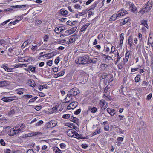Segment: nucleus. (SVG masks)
Here are the masks:
<instances>
[{"label":"nucleus","mask_w":153,"mask_h":153,"mask_svg":"<svg viewBox=\"0 0 153 153\" xmlns=\"http://www.w3.org/2000/svg\"><path fill=\"white\" fill-rule=\"evenodd\" d=\"M30 85L31 86L33 87L35 86L36 84L34 81H33L32 82V81H30Z\"/></svg>","instance_id":"obj_56"},{"label":"nucleus","mask_w":153,"mask_h":153,"mask_svg":"<svg viewBox=\"0 0 153 153\" xmlns=\"http://www.w3.org/2000/svg\"><path fill=\"white\" fill-rule=\"evenodd\" d=\"M148 85V83L145 81H144L142 82V86L144 87L147 86Z\"/></svg>","instance_id":"obj_45"},{"label":"nucleus","mask_w":153,"mask_h":153,"mask_svg":"<svg viewBox=\"0 0 153 153\" xmlns=\"http://www.w3.org/2000/svg\"><path fill=\"white\" fill-rule=\"evenodd\" d=\"M72 98V96L71 95H68V93L67 95V97L65 99V102L67 103L71 102V100Z\"/></svg>","instance_id":"obj_13"},{"label":"nucleus","mask_w":153,"mask_h":153,"mask_svg":"<svg viewBox=\"0 0 153 153\" xmlns=\"http://www.w3.org/2000/svg\"><path fill=\"white\" fill-rule=\"evenodd\" d=\"M74 7L75 9H81L82 8L80 5L77 4H76L74 5Z\"/></svg>","instance_id":"obj_40"},{"label":"nucleus","mask_w":153,"mask_h":153,"mask_svg":"<svg viewBox=\"0 0 153 153\" xmlns=\"http://www.w3.org/2000/svg\"><path fill=\"white\" fill-rule=\"evenodd\" d=\"M27 153H34V152L33 149H30L28 150Z\"/></svg>","instance_id":"obj_64"},{"label":"nucleus","mask_w":153,"mask_h":153,"mask_svg":"<svg viewBox=\"0 0 153 153\" xmlns=\"http://www.w3.org/2000/svg\"><path fill=\"white\" fill-rule=\"evenodd\" d=\"M8 65L7 64L3 65V68L5 70V71L8 72H11L13 69V68H9L7 66Z\"/></svg>","instance_id":"obj_14"},{"label":"nucleus","mask_w":153,"mask_h":153,"mask_svg":"<svg viewBox=\"0 0 153 153\" xmlns=\"http://www.w3.org/2000/svg\"><path fill=\"white\" fill-rule=\"evenodd\" d=\"M109 129V126L108 125H105L104 127V130L106 131H108Z\"/></svg>","instance_id":"obj_52"},{"label":"nucleus","mask_w":153,"mask_h":153,"mask_svg":"<svg viewBox=\"0 0 153 153\" xmlns=\"http://www.w3.org/2000/svg\"><path fill=\"white\" fill-rule=\"evenodd\" d=\"M98 2L97 1H96L94 2L93 4L90 7V8L88 10L89 11L90 10H94V8L96 7L97 4H98Z\"/></svg>","instance_id":"obj_28"},{"label":"nucleus","mask_w":153,"mask_h":153,"mask_svg":"<svg viewBox=\"0 0 153 153\" xmlns=\"http://www.w3.org/2000/svg\"><path fill=\"white\" fill-rule=\"evenodd\" d=\"M133 42V39L132 36H129L128 40V43L130 45V47L132 46V44Z\"/></svg>","instance_id":"obj_26"},{"label":"nucleus","mask_w":153,"mask_h":153,"mask_svg":"<svg viewBox=\"0 0 153 153\" xmlns=\"http://www.w3.org/2000/svg\"><path fill=\"white\" fill-rule=\"evenodd\" d=\"M42 23V22L41 20H37L35 24L37 25H39L41 24Z\"/></svg>","instance_id":"obj_51"},{"label":"nucleus","mask_w":153,"mask_h":153,"mask_svg":"<svg viewBox=\"0 0 153 153\" xmlns=\"http://www.w3.org/2000/svg\"><path fill=\"white\" fill-rule=\"evenodd\" d=\"M56 124L57 123L54 120H53L47 123V126L48 128H53L55 127Z\"/></svg>","instance_id":"obj_8"},{"label":"nucleus","mask_w":153,"mask_h":153,"mask_svg":"<svg viewBox=\"0 0 153 153\" xmlns=\"http://www.w3.org/2000/svg\"><path fill=\"white\" fill-rule=\"evenodd\" d=\"M107 112L109 113L111 116H114L116 113L114 109H111L108 108L107 109Z\"/></svg>","instance_id":"obj_18"},{"label":"nucleus","mask_w":153,"mask_h":153,"mask_svg":"<svg viewBox=\"0 0 153 153\" xmlns=\"http://www.w3.org/2000/svg\"><path fill=\"white\" fill-rule=\"evenodd\" d=\"M97 59L95 58H91L90 60L89 59V63L94 64L96 63L97 62Z\"/></svg>","instance_id":"obj_31"},{"label":"nucleus","mask_w":153,"mask_h":153,"mask_svg":"<svg viewBox=\"0 0 153 153\" xmlns=\"http://www.w3.org/2000/svg\"><path fill=\"white\" fill-rule=\"evenodd\" d=\"M0 143L1 145L3 146H5V143L4 141L2 139H1L0 140Z\"/></svg>","instance_id":"obj_59"},{"label":"nucleus","mask_w":153,"mask_h":153,"mask_svg":"<svg viewBox=\"0 0 153 153\" xmlns=\"http://www.w3.org/2000/svg\"><path fill=\"white\" fill-rule=\"evenodd\" d=\"M141 23L146 27L148 28V25L147 24L146 21L144 20H142Z\"/></svg>","instance_id":"obj_37"},{"label":"nucleus","mask_w":153,"mask_h":153,"mask_svg":"<svg viewBox=\"0 0 153 153\" xmlns=\"http://www.w3.org/2000/svg\"><path fill=\"white\" fill-rule=\"evenodd\" d=\"M77 37L76 36L73 35L71 36H70V39H69V41H67L66 42V44H69L71 43H73V42H74L75 41Z\"/></svg>","instance_id":"obj_7"},{"label":"nucleus","mask_w":153,"mask_h":153,"mask_svg":"<svg viewBox=\"0 0 153 153\" xmlns=\"http://www.w3.org/2000/svg\"><path fill=\"white\" fill-rule=\"evenodd\" d=\"M37 98H38V97H35L30 99V100L29 102H34V101H35V100H36V99Z\"/></svg>","instance_id":"obj_48"},{"label":"nucleus","mask_w":153,"mask_h":153,"mask_svg":"<svg viewBox=\"0 0 153 153\" xmlns=\"http://www.w3.org/2000/svg\"><path fill=\"white\" fill-rule=\"evenodd\" d=\"M65 30L64 27H56L55 28L54 30L55 32L59 34L60 33H62V31Z\"/></svg>","instance_id":"obj_11"},{"label":"nucleus","mask_w":153,"mask_h":153,"mask_svg":"<svg viewBox=\"0 0 153 153\" xmlns=\"http://www.w3.org/2000/svg\"><path fill=\"white\" fill-rule=\"evenodd\" d=\"M118 17H119L118 16L117 14H114L111 17L109 20L110 21H114Z\"/></svg>","instance_id":"obj_21"},{"label":"nucleus","mask_w":153,"mask_h":153,"mask_svg":"<svg viewBox=\"0 0 153 153\" xmlns=\"http://www.w3.org/2000/svg\"><path fill=\"white\" fill-rule=\"evenodd\" d=\"M70 115L69 114H65L63 115L62 117L64 119H67L70 118Z\"/></svg>","instance_id":"obj_41"},{"label":"nucleus","mask_w":153,"mask_h":153,"mask_svg":"<svg viewBox=\"0 0 153 153\" xmlns=\"http://www.w3.org/2000/svg\"><path fill=\"white\" fill-rule=\"evenodd\" d=\"M105 60H108L110 59H111L112 60H113V59L112 58V57L109 55H107L106 57H105Z\"/></svg>","instance_id":"obj_55"},{"label":"nucleus","mask_w":153,"mask_h":153,"mask_svg":"<svg viewBox=\"0 0 153 153\" xmlns=\"http://www.w3.org/2000/svg\"><path fill=\"white\" fill-rule=\"evenodd\" d=\"M101 132V129L100 128H97L95 131L93 133V136Z\"/></svg>","instance_id":"obj_24"},{"label":"nucleus","mask_w":153,"mask_h":153,"mask_svg":"<svg viewBox=\"0 0 153 153\" xmlns=\"http://www.w3.org/2000/svg\"><path fill=\"white\" fill-rule=\"evenodd\" d=\"M61 14L63 15H66L68 14V11L64 9H61L60 10Z\"/></svg>","instance_id":"obj_30"},{"label":"nucleus","mask_w":153,"mask_h":153,"mask_svg":"<svg viewBox=\"0 0 153 153\" xmlns=\"http://www.w3.org/2000/svg\"><path fill=\"white\" fill-rule=\"evenodd\" d=\"M70 120L71 121H72L74 122L76 124H77V123H78V118L76 117H73V116H72L71 117Z\"/></svg>","instance_id":"obj_27"},{"label":"nucleus","mask_w":153,"mask_h":153,"mask_svg":"<svg viewBox=\"0 0 153 153\" xmlns=\"http://www.w3.org/2000/svg\"><path fill=\"white\" fill-rule=\"evenodd\" d=\"M130 22V19L129 17H126L123 20V22H121L120 24L121 25H124L126 23Z\"/></svg>","instance_id":"obj_12"},{"label":"nucleus","mask_w":153,"mask_h":153,"mask_svg":"<svg viewBox=\"0 0 153 153\" xmlns=\"http://www.w3.org/2000/svg\"><path fill=\"white\" fill-rule=\"evenodd\" d=\"M128 13L127 11L124 9H122L119 10L117 13L118 16L120 17L121 16H123Z\"/></svg>","instance_id":"obj_5"},{"label":"nucleus","mask_w":153,"mask_h":153,"mask_svg":"<svg viewBox=\"0 0 153 153\" xmlns=\"http://www.w3.org/2000/svg\"><path fill=\"white\" fill-rule=\"evenodd\" d=\"M109 76V75L105 73H103L102 75V78L103 79H105L107 76Z\"/></svg>","instance_id":"obj_42"},{"label":"nucleus","mask_w":153,"mask_h":153,"mask_svg":"<svg viewBox=\"0 0 153 153\" xmlns=\"http://www.w3.org/2000/svg\"><path fill=\"white\" fill-rule=\"evenodd\" d=\"M100 104L102 106V109H105L106 108V105H105L107 104V103L104 100H101L100 102Z\"/></svg>","instance_id":"obj_17"},{"label":"nucleus","mask_w":153,"mask_h":153,"mask_svg":"<svg viewBox=\"0 0 153 153\" xmlns=\"http://www.w3.org/2000/svg\"><path fill=\"white\" fill-rule=\"evenodd\" d=\"M13 10L11 8H8L6 9H4V10L3 11L5 12H12L13 11Z\"/></svg>","instance_id":"obj_43"},{"label":"nucleus","mask_w":153,"mask_h":153,"mask_svg":"<svg viewBox=\"0 0 153 153\" xmlns=\"http://www.w3.org/2000/svg\"><path fill=\"white\" fill-rule=\"evenodd\" d=\"M22 17L21 16H19V19L21 20L22 18ZM19 21V20H16L15 21L10 22L9 24V25L10 26L12 25H14L16 24V23L18 22Z\"/></svg>","instance_id":"obj_20"},{"label":"nucleus","mask_w":153,"mask_h":153,"mask_svg":"<svg viewBox=\"0 0 153 153\" xmlns=\"http://www.w3.org/2000/svg\"><path fill=\"white\" fill-rule=\"evenodd\" d=\"M10 21V19H9L7 20L6 21L3 23H1L0 25V27H1V26H4V25L6 24L7 23H8Z\"/></svg>","instance_id":"obj_46"},{"label":"nucleus","mask_w":153,"mask_h":153,"mask_svg":"<svg viewBox=\"0 0 153 153\" xmlns=\"http://www.w3.org/2000/svg\"><path fill=\"white\" fill-rule=\"evenodd\" d=\"M68 136L71 137L76 138L77 139H82V136L78 134L77 132H76L73 129H70L66 131Z\"/></svg>","instance_id":"obj_2"},{"label":"nucleus","mask_w":153,"mask_h":153,"mask_svg":"<svg viewBox=\"0 0 153 153\" xmlns=\"http://www.w3.org/2000/svg\"><path fill=\"white\" fill-rule=\"evenodd\" d=\"M153 43V38L152 37H149L148 39V44L149 45Z\"/></svg>","instance_id":"obj_34"},{"label":"nucleus","mask_w":153,"mask_h":153,"mask_svg":"<svg viewBox=\"0 0 153 153\" xmlns=\"http://www.w3.org/2000/svg\"><path fill=\"white\" fill-rule=\"evenodd\" d=\"M129 5L130 6V8H131V11L134 13H137V8L133 4L129 3Z\"/></svg>","instance_id":"obj_10"},{"label":"nucleus","mask_w":153,"mask_h":153,"mask_svg":"<svg viewBox=\"0 0 153 153\" xmlns=\"http://www.w3.org/2000/svg\"><path fill=\"white\" fill-rule=\"evenodd\" d=\"M17 108L14 107L11 108L10 111L9 113V115H13L17 112Z\"/></svg>","instance_id":"obj_15"},{"label":"nucleus","mask_w":153,"mask_h":153,"mask_svg":"<svg viewBox=\"0 0 153 153\" xmlns=\"http://www.w3.org/2000/svg\"><path fill=\"white\" fill-rule=\"evenodd\" d=\"M140 76L139 75H137L135 78V81L136 82H138L140 80Z\"/></svg>","instance_id":"obj_36"},{"label":"nucleus","mask_w":153,"mask_h":153,"mask_svg":"<svg viewBox=\"0 0 153 153\" xmlns=\"http://www.w3.org/2000/svg\"><path fill=\"white\" fill-rule=\"evenodd\" d=\"M88 10L87 9L83 10L81 12H79L78 15L79 16L84 15L87 13Z\"/></svg>","instance_id":"obj_33"},{"label":"nucleus","mask_w":153,"mask_h":153,"mask_svg":"<svg viewBox=\"0 0 153 153\" xmlns=\"http://www.w3.org/2000/svg\"><path fill=\"white\" fill-rule=\"evenodd\" d=\"M59 57H57L56 59L55 60V64H57L59 62Z\"/></svg>","instance_id":"obj_62"},{"label":"nucleus","mask_w":153,"mask_h":153,"mask_svg":"<svg viewBox=\"0 0 153 153\" xmlns=\"http://www.w3.org/2000/svg\"><path fill=\"white\" fill-rule=\"evenodd\" d=\"M48 57L49 58H51L56 54V53L55 51L52 52L51 53H48Z\"/></svg>","instance_id":"obj_29"},{"label":"nucleus","mask_w":153,"mask_h":153,"mask_svg":"<svg viewBox=\"0 0 153 153\" xmlns=\"http://www.w3.org/2000/svg\"><path fill=\"white\" fill-rule=\"evenodd\" d=\"M81 111V109H79L74 111V113L75 114L78 115L80 113Z\"/></svg>","instance_id":"obj_49"},{"label":"nucleus","mask_w":153,"mask_h":153,"mask_svg":"<svg viewBox=\"0 0 153 153\" xmlns=\"http://www.w3.org/2000/svg\"><path fill=\"white\" fill-rule=\"evenodd\" d=\"M124 35V34L123 33H122L120 34V40L123 41V39H124V37L123 36Z\"/></svg>","instance_id":"obj_54"},{"label":"nucleus","mask_w":153,"mask_h":153,"mask_svg":"<svg viewBox=\"0 0 153 153\" xmlns=\"http://www.w3.org/2000/svg\"><path fill=\"white\" fill-rule=\"evenodd\" d=\"M24 58L25 57H18V61L19 62H25L26 61Z\"/></svg>","instance_id":"obj_38"},{"label":"nucleus","mask_w":153,"mask_h":153,"mask_svg":"<svg viewBox=\"0 0 153 153\" xmlns=\"http://www.w3.org/2000/svg\"><path fill=\"white\" fill-rule=\"evenodd\" d=\"M146 5L150 6H151V7L152 5V0H149Z\"/></svg>","instance_id":"obj_50"},{"label":"nucleus","mask_w":153,"mask_h":153,"mask_svg":"<svg viewBox=\"0 0 153 153\" xmlns=\"http://www.w3.org/2000/svg\"><path fill=\"white\" fill-rule=\"evenodd\" d=\"M43 122L42 120H40L38 122H37L36 124V126H39L40 125L42 124H43Z\"/></svg>","instance_id":"obj_58"},{"label":"nucleus","mask_w":153,"mask_h":153,"mask_svg":"<svg viewBox=\"0 0 153 153\" xmlns=\"http://www.w3.org/2000/svg\"><path fill=\"white\" fill-rule=\"evenodd\" d=\"M89 25L90 23H86L85 25H84L82 27L80 31L81 32H83L85 31Z\"/></svg>","instance_id":"obj_22"},{"label":"nucleus","mask_w":153,"mask_h":153,"mask_svg":"<svg viewBox=\"0 0 153 153\" xmlns=\"http://www.w3.org/2000/svg\"><path fill=\"white\" fill-rule=\"evenodd\" d=\"M41 133L38 132H33L32 133H29L27 134L28 137H31L33 136H36L38 134H41Z\"/></svg>","instance_id":"obj_25"},{"label":"nucleus","mask_w":153,"mask_h":153,"mask_svg":"<svg viewBox=\"0 0 153 153\" xmlns=\"http://www.w3.org/2000/svg\"><path fill=\"white\" fill-rule=\"evenodd\" d=\"M117 60L116 62V64H117V62L121 58V57L119 55V53L118 52V51H117Z\"/></svg>","instance_id":"obj_53"},{"label":"nucleus","mask_w":153,"mask_h":153,"mask_svg":"<svg viewBox=\"0 0 153 153\" xmlns=\"http://www.w3.org/2000/svg\"><path fill=\"white\" fill-rule=\"evenodd\" d=\"M9 84V82L7 81H0V87L6 86Z\"/></svg>","instance_id":"obj_16"},{"label":"nucleus","mask_w":153,"mask_h":153,"mask_svg":"<svg viewBox=\"0 0 153 153\" xmlns=\"http://www.w3.org/2000/svg\"><path fill=\"white\" fill-rule=\"evenodd\" d=\"M28 44V40L26 41L23 44L22 46V47L23 46H24V47H25V46L27 45Z\"/></svg>","instance_id":"obj_57"},{"label":"nucleus","mask_w":153,"mask_h":153,"mask_svg":"<svg viewBox=\"0 0 153 153\" xmlns=\"http://www.w3.org/2000/svg\"><path fill=\"white\" fill-rule=\"evenodd\" d=\"M53 151L55 153H61V151L57 147H55L53 148Z\"/></svg>","instance_id":"obj_32"},{"label":"nucleus","mask_w":153,"mask_h":153,"mask_svg":"<svg viewBox=\"0 0 153 153\" xmlns=\"http://www.w3.org/2000/svg\"><path fill=\"white\" fill-rule=\"evenodd\" d=\"M72 30H71V29L67 30L66 31H65V33H66L68 34H72L73 33H72Z\"/></svg>","instance_id":"obj_60"},{"label":"nucleus","mask_w":153,"mask_h":153,"mask_svg":"<svg viewBox=\"0 0 153 153\" xmlns=\"http://www.w3.org/2000/svg\"><path fill=\"white\" fill-rule=\"evenodd\" d=\"M145 12H145V10H144V9H143V8H142L141 10L138 12V13L140 16H142Z\"/></svg>","instance_id":"obj_39"},{"label":"nucleus","mask_w":153,"mask_h":153,"mask_svg":"<svg viewBox=\"0 0 153 153\" xmlns=\"http://www.w3.org/2000/svg\"><path fill=\"white\" fill-rule=\"evenodd\" d=\"M18 133H19V131H17V129H11L8 132V134L10 136H12L15 135Z\"/></svg>","instance_id":"obj_9"},{"label":"nucleus","mask_w":153,"mask_h":153,"mask_svg":"<svg viewBox=\"0 0 153 153\" xmlns=\"http://www.w3.org/2000/svg\"><path fill=\"white\" fill-rule=\"evenodd\" d=\"M130 53L129 51L127 52L125 54V58L126 59H128Z\"/></svg>","instance_id":"obj_47"},{"label":"nucleus","mask_w":153,"mask_h":153,"mask_svg":"<svg viewBox=\"0 0 153 153\" xmlns=\"http://www.w3.org/2000/svg\"><path fill=\"white\" fill-rule=\"evenodd\" d=\"M89 56L88 55H85L83 57H80L77 58L75 62L77 64H87L89 63Z\"/></svg>","instance_id":"obj_1"},{"label":"nucleus","mask_w":153,"mask_h":153,"mask_svg":"<svg viewBox=\"0 0 153 153\" xmlns=\"http://www.w3.org/2000/svg\"><path fill=\"white\" fill-rule=\"evenodd\" d=\"M143 9L145 10L146 12L149 11L151 9V6L145 5L143 7Z\"/></svg>","instance_id":"obj_23"},{"label":"nucleus","mask_w":153,"mask_h":153,"mask_svg":"<svg viewBox=\"0 0 153 153\" xmlns=\"http://www.w3.org/2000/svg\"><path fill=\"white\" fill-rule=\"evenodd\" d=\"M49 112L51 113H53L56 112L55 107H53L52 108L49 110Z\"/></svg>","instance_id":"obj_44"},{"label":"nucleus","mask_w":153,"mask_h":153,"mask_svg":"<svg viewBox=\"0 0 153 153\" xmlns=\"http://www.w3.org/2000/svg\"><path fill=\"white\" fill-rule=\"evenodd\" d=\"M77 27H74L72 28H71V30H72V33H74L75 31L77 29Z\"/></svg>","instance_id":"obj_61"},{"label":"nucleus","mask_w":153,"mask_h":153,"mask_svg":"<svg viewBox=\"0 0 153 153\" xmlns=\"http://www.w3.org/2000/svg\"><path fill=\"white\" fill-rule=\"evenodd\" d=\"M25 127V125L24 124H20L16 126L15 128L19 131V132L22 131Z\"/></svg>","instance_id":"obj_6"},{"label":"nucleus","mask_w":153,"mask_h":153,"mask_svg":"<svg viewBox=\"0 0 153 153\" xmlns=\"http://www.w3.org/2000/svg\"><path fill=\"white\" fill-rule=\"evenodd\" d=\"M64 71H61V72H59L57 74L58 75H57V76H55V78H57L59 76H62L64 75Z\"/></svg>","instance_id":"obj_35"},{"label":"nucleus","mask_w":153,"mask_h":153,"mask_svg":"<svg viewBox=\"0 0 153 153\" xmlns=\"http://www.w3.org/2000/svg\"><path fill=\"white\" fill-rule=\"evenodd\" d=\"M78 103L76 101L73 102H71L70 104L67 107V109H73L76 108L78 105Z\"/></svg>","instance_id":"obj_4"},{"label":"nucleus","mask_w":153,"mask_h":153,"mask_svg":"<svg viewBox=\"0 0 153 153\" xmlns=\"http://www.w3.org/2000/svg\"><path fill=\"white\" fill-rule=\"evenodd\" d=\"M32 95H24L23 97H25L26 98H31L32 97Z\"/></svg>","instance_id":"obj_63"},{"label":"nucleus","mask_w":153,"mask_h":153,"mask_svg":"<svg viewBox=\"0 0 153 153\" xmlns=\"http://www.w3.org/2000/svg\"><path fill=\"white\" fill-rule=\"evenodd\" d=\"M68 92L69 95H71L72 96H74L79 94L80 92L79 90H78L77 88H74L71 89Z\"/></svg>","instance_id":"obj_3"},{"label":"nucleus","mask_w":153,"mask_h":153,"mask_svg":"<svg viewBox=\"0 0 153 153\" xmlns=\"http://www.w3.org/2000/svg\"><path fill=\"white\" fill-rule=\"evenodd\" d=\"M88 109L90 110L91 112L93 113H96L97 111V108L96 107L89 106L88 107Z\"/></svg>","instance_id":"obj_19"}]
</instances>
